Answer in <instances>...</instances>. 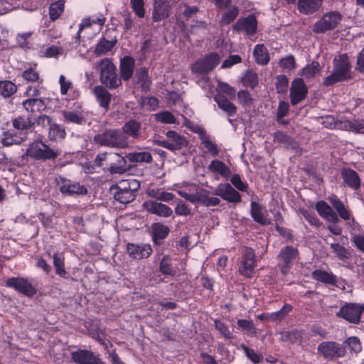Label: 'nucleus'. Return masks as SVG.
Returning <instances> with one entry per match:
<instances>
[{
    "label": "nucleus",
    "mask_w": 364,
    "mask_h": 364,
    "mask_svg": "<svg viewBox=\"0 0 364 364\" xmlns=\"http://www.w3.org/2000/svg\"><path fill=\"white\" fill-rule=\"evenodd\" d=\"M197 133L199 135L200 139L201 140V144L206 149L211 156H216L219 154V149L217 144L210 140L209 136L207 135L205 131L202 128H198Z\"/></svg>",
    "instance_id": "obj_34"
},
{
    "label": "nucleus",
    "mask_w": 364,
    "mask_h": 364,
    "mask_svg": "<svg viewBox=\"0 0 364 364\" xmlns=\"http://www.w3.org/2000/svg\"><path fill=\"white\" fill-rule=\"evenodd\" d=\"M254 56L258 64L266 65L269 60L266 47L262 44H258L255 47Z\"/></svg>",
    "instance_id": "obj_43"
},
{
    "label": "nucleus",
    "mask_w": 364,
    "mask_h": 364,
    "mask_svg": "<svg viewBox=\"0 0 364 364\" xmlns=\"http://www.w3.org/2000/svg\"><path fill=\"white\" fill-rule=\"evenodd\" d=\"M343 344L347 346L351 352L355 353H359L362 349L360 341L357 337H350L346 340Z\"/></svg>",
    "instance_id": "obj_60"
},
{
    "label": "nucleus",
    "mask_w": 364,
    "mask_h": 364,
    "mask_svg": "<svg viewBox=\"0 0 364 364\" xmlns=\"http://www.w3.org/2000/svg\"><path fill=\"white\" fill-rule=\"evenodd\" d=\"M61 113L63 120L66 123L81 125L86 122V112L82 109L75 111L63 110Z\"/></svg>",
    "instance_id": "obj_28"
},
{
    "label": "nucleus",
    "mask_w": 364,
    "mask_h": 364,
    "mask_svg": "<svg viewBox=\"0 0 364 364\" xmlns=\"http://www.w3.org/2000/svg\"><path fill=\"white\" fill-rule=\"evenodd\" d=\"M312 278L316 281L328 284H334L336 282V277L326 271L316 269L312 272Z\"/></svg>",
    "instance_id": "obj_41"
},
{
    "label": "nucleus",
    "mask_w": 364,
    "mask_h": 364,
    "mask_svg": "<svg viewBox=\"0 0 364 364\" xmlns=\"http://www.w3.org/2000/svg\"><path fill=\"white\" fill-rule=\"evenodd\" d=\"M341 175L346 186L353 190H358L360 187V178L358 173L349 168H344L341 170Z\"/></svg>",
    "instance_id": "obj_24"
},
{
    "label": "nucleus",
    "mask_w": 364,
    "mask_h": 364,
    "mask_svg": "<svg viewBox=\"0 0 364 364\" xmlns=\"http://www.w3.org/2000/svg\"><path fill=\"white\" fill-rule=\"evenodd\" d=\"M65 135L66 132L65 129L54 122L48 129V138L52 141L63 139Z\"/></svg>",
    "instance_id": "obj_47"
},
{
    "label": "nucleus",
    "mask_w": 364,
    "mask_h": 364,
    "mask_svg": "<svg viewBox=\"0 0 364 364\" xmlns=\"http://www.w3.org/2000/svg\"><path fill=\"white\" fill-rule=\"evenodd\" d=\"M169 9L170 6L167 1L158 0L156 1L153 11V20L154 21H160L168 17Z\"/></svg>",
    "instance_id": "obj_33"
},
{
    "label": "nucleus",
    "mask_w": 364,
    "mask_h": 364,
    "mask_svg": "<svg viewBox=\"0 0 364 364\" xmlns=\"http://www.w3.org/2000/svg\"><path fill=\"white\" fill-rule=\"evenodd\" d=\"M214 326L225 339L230 340L232 338V332L229 330L228 326L223 321L216 319L214 321Z\"/></svg>",
    "instance_id": "obj_58"
},
{
    "label": "nucleus",
    "mask_w": 364,
    "mask_h": 364,
    "mask_svg": "<svg viewBox=\"0 0 364 364\" xmlns=\"http://www.w3.org/2000/svg\"><path fill=\"white\" fill-rule=\"evenodd\" d=\"M52 258L53 266L57 275L62 278H67L68 272L65 267V257L61 253H55Z\"/></svg>",
    "instance_id": "obj_39"
},
{
    "label": "nucleus",
    "mask_w": 364,
    "mask_h": 364,
    "mask_svg": "<svg viewBox=\"0 0 364 364\" xmlns=\"http://www.w3.org/2000/svg\"><path fill=\"white\" fill-rule=\"evenodd\" d=\"M331 248L333 250L335 253L336 257L343 262V266L348 268L352 269L353 267L350 263V261L352 257V255L350 251L346 248L344 246L340 245L339 243H331L330 245Z\"/></svg>",
    "instance_id": "obj_26"
},
{
    "label": "nucleus",
    "mask_w": 364,
    "mask_h": 364,
    "mask_svg": "<svg viewBox=\"0 0 364 364\" xmlns=\"http://www.w3.org/2000/svg\"><path fill=\"white\" fill-rule=\"evenodd\" d=\"M346 346L334 341H323L317 348L318 353L327 360L342 358L346 355Z\"/></svg>",
    "instance_id": "obj_9"
},
{
    "label": "nucleus",
    "mask_w": 364,
    "mask_h": 364,
    "mask_svg": "<svg viewBox=\"0 0 364 364\" xmlns=\"http://www.w3.org/2000/svg\"><path fill=\"white\" fill-rule=\"evenodd\" d=\"M320 71V65L318 62H312L303 68L301 75L306 78L314 77Z\"/></svg>",
    "instance_id": "obj_54"
},
{
    "label": "nucleus",
    "mask_w": 364,
    "mask_h": 364,
    "mask_svg": "<svg viewBox=\"0 0 364 364\" xmlns=\"http://www.w3.org/2000/svg\"><path fill=\"white\" fill-rule=\"evenodd\" d=\"M208 170L217 173L223 178H228L231 173L230 169L223 161L214 159L208 165Z\"/></svg>",
    "instance_id": "obj_37"
},
{
    "label": "nucleus",
    "mask_w": 364,
    "mask_h": 364,
    "mask_svg": "<svg viewBox=\"0 0 364 364\" xmlns=\"http://www.w3.org/2000/svg\"><path fill=\"white\" fill-rule=\"evenodd\" d=\"M166 139L160 140L158 144L171 151L180 150L187 146V141L185 137L179 135L174 131H168L166 134Z\"/></svg>",
    "instance_id": "obj_13"
},
{
    "label": "nucleus",
    "mask_w": 364,
    "mask_h": 364,
    "mask_svg": "<svg viewBox=\"0 0 364 364\" xmlns=\"http://www.w3.org/2000/svg\"><path fill=\"white\" fill-rule=\"evenodd\" d=\"M149 195L158 200L169 202L174 198V195L170 192H166L160 190H151Z\"/></svg>",
    "instance_id": "obj_55"
},
{
    "label": "nucleus",
    "mask_w": 364,
    "mask_h": 364,
    "mask_svg": "<svg viewBox=\"0 0 364 364\" xmlns=\"http://www.w3.org/2000/svg\"><path fill=\"white\" fill-rule=\"evenodd\" d=\"M141 124L139 122L134 119H130L124 123L120 130L127 138L129 136L132 139H139L141 136Z\"/></svg>",
    "instance_id": "obj_27"
},
{
    "label": "nucleus",
    "mask_w": 364,
    "mask_h": 364,
    "mask_svg": "<svg viewBox=\"0 0 364 364\" xmlns=\"http://www.w3.org/2000/svg\"><path fill=\"white\" fill-rule=\"evenodd\" d=\"M343 16L337 11H331L325 13L313 26L315 33H323L335 29L342 21Z\"/></svg>",
    "instance_id": "obj_6"
},
{
    "label": "nucleus",
    "mask_w": 364,
    "mask_h": 364,
    "mask_svg": "<svg viewBox=\"0 0 364 364\" xmlns=\"http://www.w3.org/2000/svg\"><path fill=\"white\" fill-rule=\"evenodd\" d=\"M237 323L238 327L250 335L256 334V328L252 320L238 319Z\"/></svg>",
    "instance_id": "obj_56"
},
{
    "label": "nucleus",
    "mask_w": 364,
    "mask_h": 364,
    "mask_svg": "<svg viewBox=\"0 0 364 364\" xmlns=\"http://www.w3.org/2000/svg\"><path fill=\"white\" fill-rule=\"evenodd\" d=\"M308 93V88L301 78H296L291 82L290 87V100L292 105H296L303 101Z\"/></svg>",
    "instance_id": "obj_14"
},
{
    "label": "nucleus",
    "mask_w": 364,
    "mask_h": 364,
    "mask_svg": "<svg viewBox=\"0 0 364 364\" xmlns=\"http://www.w3.org/2000/svg\"><path fill=\"white\" fill-rule=\"evenodd\" d=\"M257 27V22L255 16L252 14L246 18H239L232 26V29L237 32H245L248 36L255 34Z\"/></svg>",
    "instance_id": "obj_16"
},
{
    "label": "nucleus",
    "mask_w": 364,
    "mask_h": 364,
    "mask_svg": "<svg viewBox=\"0 0 364 364\" xmlns=\"http://www.w3.org/2000/svg\"><path fill=\"white\" fill-rule=\"evenodd\" d=\"M289 81L285 75H279L277 77L276 89L278 93H284L288 88Z\"/></svg>",
    "instance_id": "obj_64"
},
{
    "label": "nucleus",
    "mask_w": 364,
    "mask_h": 364,
    "mask_svg": "<svg viewBox=\"0 0 364 364\" xmlns=\"http://www.w3.org/2000/svg\"><path fill=\"white\" fill-rule=\"evenodd\" d=\"M255 267V255L252 248L245 247L242 252L240 273L248 278L252 277Z\"/></svg>",
    "instance_id": "obj_12"
},
{
    "label": "nucleus",
    "mask_w": 364,
    "mask_h": 364,
    "mask_svg": "<svg viewBox=\"0 0 364 364\" xmlns=\"http://www.w3.org/2000/svg\"><path fill=\"white\" fill-rule=\"evenodd\" d=\"M364 312V304L358 303H346L342 306L336 316L348 322L358 324L361 320V315Z\"/></svg>",
    "instance_id": "obj_8"
},
{
    "label": "nucleus",
    "mask_w": 364,
    "mask_h": 364,
    "mask_svg": "<svg viewBox=\"0 0 364 364\" xmlns=\"http://www.w3.org/2000/svg\"><path fill=\"white\" fill-rule=\"evenodd\" d=\"M316 209L320 216L328 222L336 223L339 221L338 216L333 209L323 200L316 204Z\"/></svg>",
    "instance_id": "obj_25"
},
{
    "label": "nucleus",
    "mask_w": 364,
    "mask_h": 364,
    "mask_svg": "<svg viewBox=\"0 0 364 364\" xmlns=\"http://www.w3.org/2000/svg\"><path fill=\"white\" fill-rule=\"evenodd\" d=\"M328 200L343 220H349L351 219L354 221V218L352 217L350 211L336 196L333 195L330 196L328 198Z\"/></svg>",
    "instance_id": "obj_29"
},
{
    "label": "nucleus",
    "mask_w": 364,
    "mask_h": 364,
    "mask_svg": "<svg viewBox=\"0 0 364 364\" xmlns=\"http://www.w3.org/2000/svg\"><path fill=\"white\" fill-rule=\"evenodd\" d=\"M136 76L137 82L141 85L143 90H147L151 85V80L149 77L148 69L146 68H141L136 71Z\"/></svg>",
    "instance_id": "obj_46"
},
{
    "label": "nucleus",
    "mask_w": 364,
    "mask_h": 364,
    "mask_svg": "<svg viewBox=\"0 0 364 364\" xmlns=\"http://www.w3.org/2000/svg\"><path fill=\"white\" fill-rule=\"evenodd\" d=\"M139 187V183L135 180L122 181L116 187L114 198L121 203H129L135 199V191Z\"/></svg>",
    "instance_id": "obj_7"
},
{
    "label": "nucleus",
    "mask_w": 364,
    "mask_h": 364,
    "mask_svg": "<svg viewBox=\"0 0 364 364\" xmlns=\"http://www.w3.org/2000/svg\"><path fill=\"white\" fill-rule=\"evenodd\" d=\"M126 158L129 161L134 164H149L153 161L152 155L149 151L130 152L126 155Z\"/></svg>",
    "instance_id": "obj_38"
},
{
    "label": "nucleus",
    "mask_w": 364,
    "mask_h": 364,
    "mask_svg": "<svg viewBox=\"0 0 364 364\" xmlns=\"http://www.w3.org/2000/svg\"><path fill=\"white\" fill-rule=\"evenodd\" d=\"M6 285L8 287L14 288L16 291L26 296H33L36 293V291L32 284L24 278H9L6 280Z\"/></svg>",
    "instance_id": "obj_17"
},
{
    "label": "nucleus",
    "mask_w": 364,
    "mask_h": 364,
    "mask_svg": "<svg viewBox=\"0 0 364 364\" xmlns=\"http://www.w3.org/2000/svg\"><path fill=\"white\" fill-rule=\"evenodd\" d=\"M250 214L253 220L260 225H265L270 223V220L262 213V206L257 202L252 201Z\"/></svg>",
    "instance_id": "obj_36"
},
{
    "label": "nucleus",
    "mask_w": 364,
    "mask_h": 364,
    "mask_svg": "<svg viewBox=\"0 0 364 364\" xmlns=\"http://www.w3.org/2000/svg\"><path fill=\"white\" fill-rule=\"evenodd\" d=\"M274 139L275 140L280 143L284 144L288 148H294L295 147V143L292 140L291 138L288 136L284 132H277L274 134Z\"/></svg>",
    "instance_id": "obj_57"
},
{
    "label": "nucleus",
    "mask_w": 364,
    "mask_h": 364,
    "mask_svg": "<svg viewBox=\"0 0 364 364\" xmlns=\"http://www.w3.org/2000/svg\"><path fill=\"white\" fill-rule=\"evenodd\" d=\"M240 348L243 350L246 356L254 363H259L262 360V356L256 353L253 349L248 348L246 345L241 344Z\"/></svg>",
    "instance_id": "obj_59"
},
{
    "label": "nucleus",
    "mask_w": 364,
    "mask_h": 364,
    "mask_svg": "<svg viewBox=\"0 0 364 364\" xmlns=\"http://www.w3.org/2000/svg\"><path fill=\"white\" fill-rule=\"evenodd\" d=\"M177 193L192 203H200L204 206H216L220 204L218 198L210 197V192L196 184H187L177 190Z\"/></svg>",
    "instance_id": "obj_2"
},
{
    "label": "nucleus",
    "mask_w": 364,
    "mask_h": 364,
    "mask_svg": "<svg viewBox=\"0 0 364 364\" xmlns=\"http://www.w3.org/2000/svg\"><path fill=\"white\" fill-rule=\"evenodd\" d=\"M17 90L16 85L11 81H0V95L4 97H9Z\"/></svg>",
    "instance_id": "obj_50"
},
{
    "label": "nucleus",
    "mask_w": 364,
    "mask_h": 364,
    "mask_svg": "<svg viewBox=\"0 0 364 364\" xmlns=\"http://www.w3.org/2000/svg\"><path fill=\"white\" fill-rule=\"evenodd\" d=\"M151 228L153 231L154 241L156 239H164L165 237H166V236L168 235L170 232V230L168 228V226L160 223H154L151 226Z\"/></svg>",
    "instance_id": "obj_44"
},
{
    "label": "nucleus",
    "mask_w": 364,
    "mask_h": 364,
    "mask_svg": "<svg viewBox=\"0 0 364 364\" xmlns=\"http://www.w3.org/2000/svg\"><path fill=\"white\" fill-rule=\"evenodd\" d=\"M156 119L158 122L166 124H173L175 122L174 116L168 111L159 112L155 115Z\"/></svg>",
    "instance_id": "obj_63"
},
{
    "label": "nucleus",
    "mask_w": 364,
    "mask_h": 364,
    "mask_svg": "<svg viewBox=\"0 0 364 364\" xmlns=\"http://www.w3.org/2000/svg\"><path fill=\"white\" fill-rule=\"evenodd\" d=\"M323 0H298V10L306 15L317 11L322 5Z\"/></svg>",
    "instance_id": "obj_30"
},
{
    "label": "nucleus",
    "mask_w": 364,
    "mask_h": 364,
    "mask_svg": "<svg viewBox=\"0 0 364 364\" xmlns=\"http://www.w3.org/2000/svg\"><path fill=\"white\" fill-rule=\"evenodd\" d=\"M12 124L18 130H28L35 124V122L29 117H18L13 119Z\"/></svg>",
    "instance_id": "obj_45"
},
{
    "label": "nucleus",
    "mask_w": 364,
    "mask_h": 364,
    "mask_svg": "<svg viewBox=\"0 0 364 364\" xmlns=\"http://www.w3.org/2000/svg\"><path fill=\"white\" fill-rule=\"evenodd\" d=\"M26 139V136L19 137L9 132H4L1 138V144L4 146H9L14 144H20Z\"/></svg>",
    "instance_id": "obj_48"
},
{
    "label": "nucleus",
    "mask_w": 364,
    "mask_h": 364,
    "mask_svg": "<svg viewBox=\"0 0 364 364\" xmlns=\"http://www.w3.org/2000/svg\"><path fill=\"white\" fill-rule=\"evenodd\" d=\"M60 153L50 149L42 141L31 143L26 149L25 156L38 161H47L56 159Z\"/></svg>",
    "instance_id": "obj_5"
},
{
    "label": "nucleus",
    "mask_w": 364,
    "mask_h": 364,
    "mask_svg": "<svg viewBox=\"0 0 364 364\" xmlns=\"http://www.w3.org/2000/svg\"><path fill=\"white\" fill-rule=\"evenodd\" d=\"M219 108L225 112L228 116H232L235 114L237 108L234 104L226 99L223 95H220L215 97Z\"/></svg>",
    "instance_id": "obj_40"
},
{
    "label": "nucleus",
    "mask_w": 364,
    "mask_h": 364,
    "mask_svg": "<svg viewBox=\"0 0 364 364\" xmlns=\"http://www.w3.org/2000/svg\"><path fill=\"white\" fill-rule=\"evenodd\" d=\"M115 44L116 41H108L105 38H102L96 45L94 53L97 56L105 55L112 49Z\"/></svg>",
    "instance_id": "obj_42"
},
{
    "label": "nucleus",
    "mask_w": 364,
    "mask_h": 364,
    "mask_svg": "<svg viewBox=\"0 0 364 364\" xmlns=\"http://www.w3.org/2000/svg\"><path fill=\"white\" fill-rule=\"evenodd\" d=\"M23 106L27 112L31 113L41 112L46 107V103L41 98H29L23 102Z\"/></svg>",
    "instance_id": "obj_35"
},
{
    "label": "nucleus",
    "mask_w": 364,
    "mask_h": 364,
    "mask_svg": "<svg viewBox=\"0 0 364 364\" xmlns=\"http://www.w3.org/2000/svg\"><path fill=\"white\" fill-rule=\"evenodd\" d=\"M105 21L106 18L103 14H101L97 16H92L87 18H82L79 26L77 38H80V33L83 29L91 27L94 24L99 26L100 29H101L102 27L105 25Z\"/></svg>",
    "instance_id": "obj_31"
},
{
    "label": "nucleus",
    "mask_w": 364,
    "mask_h": 364,
    "mask_svg": "<svg viewBox=\"0 0 364 364\" xmlns=\"http://www.w3.org/2000/svg\"><path fill=\"white\" fill-rule=\"evenodd\" d=\"M31 36V32H26L17 35L16 41L19 46L24 49L30 48L31 44L29 41V38Z\"/></svg>",
    "instance_id": "obj_61"
},
{
    "label": "nucleus",
    "mask_w": 364,
    "mask_h": 364,
    "mask_svg": "<svg viewBox=\"0 0 364 364\" xmlns=\"http://www.w3.org/2000/svg\"><path fill=\"white\" fill-rule=\"evenodd\" d=\"M93 94L100 107H103L106 111L109 108L112 95L105 87L98 85L94 87Z\"/></svg>",
    "instance_id": "obj_32"
},
{
    "label": "nucleus",
    "mask_w": 364,
    "mask_h": 364,
    "mask_svg": "<svg viewBox=\"0 0 364 364\" xmlns=\"http://www.w3.org/2000/svg\"><path fill=\"white\" fill-rule=\"evenodd\" d=\"M73 360L78 364H104L102 360L95 356L92 351L77 350L71 353Z\"/></svg>",
    "instance_id": "obj_20"
},
{
    "label": "nucleus",
    "mask_w": 364,
    "mask_h": 364,
    "mask_svg": "<svg viewBox=\"0 0 364 364\" xmlns=\"http://www.w3.org/2000/svg\"><path fill=\"white\" fill-rule=\"evenodd\" d=\"M108 171L111 174H122L130 170L131 166L127 164V158L116 152H110Z\"/></svg>",
    "instance_id": "obj_15"
},
{
    "label": "nucleus",
    "mask_w": 364,
    "mask_h": 364,
    "mask_svg": "<svg viewBox=\"0 0 364 364\" xmlns=\"http://www.w3.org/2000/svg\"><path fill=\"white\" fill-rule=\"evenodd\" d=\"M127 252L133 259H141L149 257L152 252V248L148 244H128Z\"/></svg>",
    "instance_id": "obj_23"
},
{
    "label": "nucleus",
    "mask_w": 364,
    "mask_h": 364,
    "mask_svg": "<svg viewBox=\"0 0 364 364\" xmlns=\"http://www.w3.org/2000/svg\"><path fill=\"white\" fill-rule=\"evenodd\" d=\"M239 10L233 6L225 11L221 16L220 23L221 26L228 25L232 23L238 16Z\"/></svg>",
    "instance_id": "obj_51"
},
{
    "label": "nucleus",
    "mask_w": 364,
    "mask_h": 364,
    "mask_svg": "<svg viewBox=\"0 0 364 364\" xmlns=\"http://www.w3.org/2000/svg\"><path fill=\"white\" fill-rule=\"evenodd\" d=\"M135 60L131 56H124L120 59L119 73L121 80L128 81L130 80L134 72Z\"/></svg>",
    "instance_id": "obj_22"
},
{
    "label": "nucleus",
    "mask_w": 364,
    "mask_h": 364,
    "mask_svg": "<svg viewBox=\"0 0 364 364\" xmlns=\"http://www.w3.org/2000/svg\"><path fill=\"white\" fill-rule=\"evenodd\" d=\"M142 207L148 213L159 217L168 218L173 213L170 207L156 200H146L143 203Z\"/></svg>",
    "instance_id": "obj_18"
},
{
    "label": "nucleus",
    "mask_w": 364,
    "mask_h": 364,
    "mask_svg": "<svg viewBox=\"0 0 364 364\" xmlns=\"http://www.w3.org/2000/svg\"><path fill=\"white\" fill-rule=\"evenodd\" d=\"M64 1L59 0L50 4L49 8V16L52 21L59 18L64 10Z\"/></svg>",
    "instance_id": "obj_49"
},
{
    "label": "nucleus",
    "mask_w": 364,
    "mask_h": 364,
    "mask_svg": "<svg viewBox=\"0 0 364 364\" xmlns=\"http://www.w3.org/2000/svg\"><path fill=\"white\" fill-rule=\"evenodd\" d=\"M298 255V250L292 246H285L282 248L278 255L279 265L282 266V271L285 273L289 267L292 261L296 259Z\"/></svg>",
    "instance_id": "obj_21"
},
{
    "label": "nucleus",
    "mask_w": 364,
    "mask_h": 364,
    "mask_svg": "<svg viewBox=\"0 0 364 364\" xmlns=\"http://www.w3.org/2000/svg\"><path fill=\"white\" fill-rule=\"evenodd\" d=\"M22 77L27 82H37L40 79L38 72L33 68L25 70L22 73Z\"/></svg>",
    "instance_id": "obj_62"
},
{
    "label": "nucleus",
    "mask_w": 364,
    "mask_h": 364,
    "mask_svg": "<svg viewBox=\"0 0 364 364\" xmlns=\"http://www.w3.org/2000/svg\"><path fill=\"white\" fill-rule=\"evenodd\" d=\"M96 68L100 73V81L109 89H116L122 85L121 79L117 76V68L109 58H103L98 61Z\"/></svg>",
    "instance_id": "obj_4"
},
{
    "label": "nucleus",
    "mask_w": 364,
    "mask_h": 364,
    "mask_svg": "<svg viewBox=\"0 0 364 364\" xmlns=\"http://www.w3.org/2000/svg\"><path fill=\"white\" fill-rule=\"evenodd\" d=\"M56 182L59 186L60 191L63 195L85 196L87 193V188L79 182L73 181L61 176L56 178Z\"/></svg>",
    "instance_id": "obj_10"
},
{
    "label": "nucleus",
    "mask_w": 364,
    "mask_h": 364,
    "mask_svg": "<svg viewBox=\"0 0 364 364\" xmlns=\"http://www.w3.org/2000/svg\"><path fill=\"white\" fill-rule=\"evenodd\" d=\"M95 144L112 149H127L129 147L127 137L119 129H108L97 134L93 139Z\"/></svg>",
    "instance_id": "obj_3"
},
{
    "label": "nucleus",
    "mask_w": 364,
    "mask_h": 364,
    "mask_svg": "<svg viewBox=\"0 0 364 364\" xmlns=\"http://www.w3.org/2000/svg\"><path fill=\"white\" fill-rule=\"evenodd\" d=\"M351 68L346 53L335 56L333 60L332 73L325 77L323 84L325 86H331L337 82L350 80L352 78Z\"/></svg>",
    "instance_id": "obj_1"
},
{
    "label": "nucleus",
    "mask_w": 364,
    "mask_h": 364,
    "mask_svg": "<svg viewBox=\"0 0 364 364\" xmlns=\"http://www.w3.org/2000/svg\"><path fill=\"white\" fill-rule=\"evenodd\" d=\"M214 194L230 203H240L241 201L240 194L229 183L220 184L215 189Z\"/></svg>",
    "instance_id": "obj_19"
},
{
    "label": "nucleus",
    "mask_w": 364,
    "mask_h": 364,
    "mask_svg": "<svg viewBox=\"0 0 364 364\" xmlns=\"http://www.w3.org/2000/svg\"><path fill=\"white\" fill-rule=\"evenodd\" d=\"M291 310L292 306L289 304H285L280 310L270 313L271 321L275 322L282 321Z\"/></svg>",
    "instance_id": "obj_52"
},
{
    "label": "nucleus",
    "mask_w": 364,
    "mask_h": 364,
    "mask_svg": "<svg viewBox=\"0 0 364 364\" xmlns=\"http://www.w3.org/2000/svg\"><path fill=\"white\" fill-rule=\"evenodd\" d=\"M219 62V55L211 53L193 63L191 66V70L196 75H203L210 72Z\"/></svg>",
    "instance_id": "obj_11"
},
{
    "label": "nucleus",
    "mask_w": 364,
    "mask_h": 364,
    "mask_svg": "<svg viewBox=\"0 0 364 364\" xmlns=\"http://www.w3.org/2000/svg\"><path fill=\"white\" fill-rule=\"evenodd\" d=\"M159 269L161 272L165 275L173 276L176 274V270L171 265L170 258L166 255L163 257L160 262Z\"/></svg>",
    "instance_id": "obj_53"
}]
</instances>
